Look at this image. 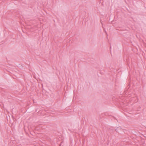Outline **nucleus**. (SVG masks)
Listing matches in <instances>:
<instances>
[{"instance_id": "obj_1", "label": "nucleus", "mask_w": 146, "mask_h": 146, "mask_svg": "<svg viewBox=\"0 0 146 146\" xmlns=\"http://www.w3.org/2000/svg\"><path fill=\"white\" fill-rule=\"evenodd\" d=\"M24 129H25V131H26V129H25V128H24Z\"/></svg>"}, {"instance_id": "obj_2", "label": "nucleus", "mask_w": 146, "mask_h": 146, "mask_svg": "<svg viewBox=\"0 0 146 146\" xmlns=\"http://www.w3.org/2000/svg\"><path fill=\"white\" fill-rule=\"evenodd\" d=\"M27 129H29V128H27Z\"/></svg>"}]
</instances>
